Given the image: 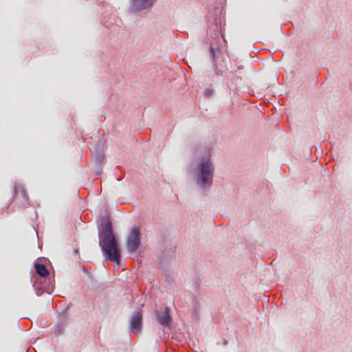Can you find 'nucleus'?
<instances>
[{
  "label": "nucleus",
  "instance_id": "nucleus-18",
  "mask_svg": "<svg viewBox=\"0 0 352 352\" xmlns=\"http://www.w3.org/2000/svg\"><path fill=\"white\" fill-rule=\"evenodd\" d=\"M223 344H224V345H227V344H228V340H223Z\"/></svg>",
  "mask_w": 352,
  "mask_h": 352
},
{
  "label": "nucleus",
  "instance_id": "nucleus-4",
  "mask_svg": "<svg viewBox=\"0 0 352 352\" xmlns=\"http://www.w3.org/2000/svg\"><path fill=\"white\" fill-rule=\"evenodd\" d=\"M221 19L220 16H216L214 18L208 19L207 38L210 43H219L221 38Z\"/></svg>",
  "mask_w": 352,
  "mask_h": 352
},
{
  "label": "nucleus",
  "instance_id": "nucleus-13",
  "mask_svg": "<svg viewBox=\"0 0 352 352\" xmlns=\"http://www.w3.org/2000/svg\"><path fill=\"white\" fill-rule=\"evenodd\" d=\"M67 325V318H60L56 328V332L58 334H61V330H60V327H63L65 328Z\"/></svg>",
  "mask_w": 352,
  "mask_h": 352
},
{
  "label": "nucleus",
  "instance_id": "nucleus-14",
  "mask_svg": "<svg viewBox=\"0 0 352 352\" xmlns=\"http://www.w3.org/2000/svg\"><path fill=\"white\" fill-rule=\"evenodd\" d=\"M103 157H104V155H103V153H102L101 151H98L95 154H94V159L96 162V163L100 165L102 162V160H103Z\"/></svg>",
  "mask_w": 352,
  "mask_h": 352
},
{
  "label": "nucleus",
  "instance_id": "nucleus-22",
  "mask_svg": "<svg viewBox=\"0 0 352 352\" xmlns=\"http://www.w3.org/2000/svg\"><path fill=\"white\" fill-rule=\"evenodd\" d=\"M100 170H98V171H97V173H96V174H97V175H99V174H100Z\"/></svg>",
  "mask_w": 352,
  "mask_h": 352
},
{
  "label": "nucleus",
  "instance_id": "nucleus-16",
  "mask_svg": "<svg viewBox=\"0 0 352 352\" xmlns=\"http://www.w3.org/2000/svg\"><path fill=\"white\" fill-rule=\"evenodd\" d=\"M103 24L104 26H106L107 28H110V25L111 24V23L109 22V20L108 19H104V21H103Z\"/></svg>",
  "mask_w": 352,
  "mask_h": 352
},
{
  "label": "nucleus",
  "instance_id": "nucleus-6",
  "mask_svg": "<svg viewBox=\"0 0 352 352\" xmlns=\"http://www.w3.org/2000/svg\"><path fill=\"white\" fill-rule=\"evenodd\" d=\"M157 0H130L129 11L135 13L139 11L150 10Z\"/></svg>",
  "mask_w": 352,
  "mask_h": 352
},
{
  "label": "nucleus",
  "instance_id": "nucleus-17",
  "mask_svg": "<svg viewBox=\"0 0 352 352\" xmlns=\"http://www.w3.org/2000/svg\"><path fill=\"white\" fill-rule=\"evenodd\" d=\"M214 73H215V74H216L217 76H219V75H221L220 72H219V71H218V70H217V66H216V65H214Z\"/></svg>",
  "mask_w": 352,
  "mask_h": 352
},
{
  "label": "nucleus",
  "instance_id": "nucleus-21",
  "mask_svg": "<svg viewBox=\"0 0 352 352\" xmlns=\"http://www.w3.org/2000/svg\"><path fill=\"white\" fill-rule=\"evenodd\" d=\"M74 252L75 254H76V253L78 252V250H74Z\"/></svg>",
  "mask_w": 352,
  "mask_h": 352
},
{
  "label": "nucleus",
  "instance_id": "nucleus-11",
  "mask_svg": "<svg viewBox=\"0 0 352 352\" xmlns=\"http://www.w3.org/2000/svg\"><path fill=\"white\" fill-rule=\"evenodd\" d=\"M14 193L17 198L21 197L23 199L24 203H28L29 197L25 189L21 184H16L14 185Z\"/></svg>",
  "mask_w": 352,
  "mask_h": 352
},
{
  "label": "nucleus",
  "instance_id": "nucleus-12",
  "mask_svg": "<svg viewBox=\"0 0 352 352\" xmlns=\"http://www.w3.org/2000/svg\"><path fill=\"white\" fill-rule=\"evenodd\" d=\"M221 53V50L217 43H213L212 41L210 43V54L213 62H215L216 60L219 58V54Z\"/></svg>",
  "mask_w": 352,
  "mask_h": 352
},
{
  "label": "nucleus",
  "instance_id": "nucleus-19",
  "mask_svg": "<svg viewBox=\"0 0 352 352\" xmlns=\"http://www.w3.org/2000/svg\"><path fill=\"white\" fill-rule=\"evenodd\" d=\"M65 328H63V327H60V330H61V334L63 333Z\"/></svg>",
  "mask_w": 352,
  "mask_h": 352
},
{
  "label": "nucleus",
  "instance_id": "nucleus-9",
  "mask_svg": "<svg viewBox=\"0 0 352 352\" xmlns=\"http://www.w3.org/2000/svg\"><path fill=\"white\" fill-rule=\"evenodd\" d=\"M176 247L173 244L167 245L159 256L161 263L169 262L176 257Z\"/></svg>",
  "mask_w": 352,
  "mask_h": 352
},
{
  "label": "nucleus",
  "instance_id": "nucleus-7",
  "mask_svg": "<svg viewBox=\"0 0 352 352\" xmlns=\"http://www.w3.org/2000/svg\"><path fill=\"white\" fill-rule=\"evenodd\" d=\"M142 328V314L140 311H135L129 320V331L138 333Z\"/></svg>",
  "mask_w": 352,
  "mask_h": 352
},
{
  "label": "nucleus",
  "instance_id": "nucleus-15",
  "mask_svg": "<svg viewBox=\"0 0 352 352\" xmlns=\"http://www.w3.org/2000/svg\"><path fill=\"white\" fill-rule=\"evenodd\" d=\"M204 95L206 98H211L213 95V89L210 87H208L204 90Z\"/></svg>",
  "mask_w": 352,
  "mask_h": 352
},
{
  "label": "nucleus",
  "instance_id": "nucleus-1",
  "mask_svg": "<svg viewBox=\"0 0 352 352\" xmlns=\"http://www.w3.org/2000/svg\"><path fill=\"white\" fill-rule=\"evenodd\" d=\"M99 246L106 260L120 265L121 254L118 239L113 230L110 217L104 214L98 225Z\"/></svg>",
  "mask_w": 352,
  "mask_h": 352
},
{
  "label": "nucleus",
  "instance_id": "nucleus-20",
  "mask_svg": "<svg viewBox=\"0 0 352 352\" xmlns=\"http://www.w3.org/2000/svg\"><path fill=\"white\" fill-rule=\"evenodd\" d=\"M97 147L98 148L101 147V145L100 144H97Z\"/></svg>",
  "mask_w": 352,
  "mask_h": 352
},
{
  "label": "nucleus",
  "instance_id": "nucleus-8",
  "mask_svg": "<svg viewBox=\"0 0 352 352\" xmlns=\"http://www.w3.org/2000/svg\"><path fill=\"white\" fill-rule=\"evenodd\" d=\"M170 309L166 307L163 311H156V318L158 322L163 327H169L172 322L173 318L170 315Z\"/></svg>",
  "mask_w": 352,
  "mask_h": 352
},
{
  "label": "nucleus",
  "instance_id": "nucleus-10",
  "mask_svg": "<svg viewBox=\"0 0 352 352\" xmlns=\"http://www.w3.org/2000/svg\"><path fill=\"white\" fill-rule=\"evenodd\" d=\"M14 193L17 198L21 197L23 199L24 203H28L29 197L25 189L21 184H16L14 185Z\"/></svg>",
  "mask_w": 352,
  "mask_h": 352
},
{
  "label": "nucleus",
  "instance_id": "nucleus-3",
  "mask_svg": "<svg viewBox=\"0 0 352 352\" xmlns=\"http://www.w3.org/2000/svg\"><path fill=\"white\" fill-rule=\"evenodd\" d=\"M36 280L33 287L35 288L36 294L39 296L42 292H47L50 294L54 289V285L50 275V272L46 266L41 263H37L34 265Z\"/></svg>",
  "mask_w": 352,
  "mask_h": 352
},
{
  "label": "nucleus",
  "instance_id": "nucleus-2",
  "mask_svg": "<svg viewBox=\"0 0 352 352\" xmlns=\"http://www.w3.org/2000/svg\"><path fill=\"white\" fill-rule=\"evenodd\" d=\"M194 157L197 161L194 170L195 184L202 190H208L212 185L214 174L210 149L207 146H198L195 149Z\"/></svg>",
  "mask_w": 352,
  "mask_h": 352
},
{
  "label": "nucleus",
  "instance_id": "nucleus-5",
  "mask_svg": "<svg viewBox=\"0 0 352 352\" xmlns=\"http://www.w3.org/2000/svg\"><path fill=\"white\" fill-rule=\"evenodd\" d=\"M141 232L138 227H133L126 237V248L129 253L135 252L141 244Z\"/></svg>",
  "mask_w": 352,
  "mask_h": 352
}]
</instances>
